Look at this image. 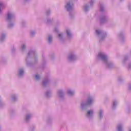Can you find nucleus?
I'll list each match as a JSON object with an SVG mask.
<instances>
[{
  "label": "nucleus",
  "instance_id": "1",
  "mask_svg": "<svg viewBox=\"0 0 131 131\" xmlns=\"http://www.w3.org/2000/svg\"><path fill=\"white\" fill-rule=\"evenodd\" d=\"M99 56L101 57V58L102 59V60H106V56L103 54H99Z\"/></svg>",
  "mask_w": 131,
  "mask_h": 131
},
{
  "label": "nucleus",
  "instance_id": "2",
  "mask_svg": "<svg viewBox=\"0 0 131 131\" xmlns=\"http://www.w3.org/2000/svg\"><path fill=\"white\" fill-rule=\"evenodd\" d=\"M66 8L68 9V10H69L70 8H71V6L70 5V3H68L66 5Z\"/></svg>",
  "mask_w": 131,
  "mask_h": 131
},
{
  "label": "nucleus",
  "instance_id": "3",
  "mask_svg": "<svg viewBox=\"0 0 131 131\" xmlns=\"http://www.w3.org/2000/svg\"><path fill=\"white\" fill-rule=\"evenodd\" d=\"M12 17V15H11V14L8 13V15H7V19L8 20H10V19H11V17Z\"/></svg>",
  "mask_w": 131,
  "mask_h": 131
},
{
  "label": "nucleus",
  "instance_id": "4",
  "mask_svg": "<svg viewBox=\"0 0 131 131\" xmlns=\"http://www.w3.org/2000/svg\"><path fill=\"white\" fill-rule=\"evenodd\" d=\"M94 113V112L93 111H89L88 112V115H90V114H93Z\"/></svg>",
  "mask_w": 131,
  "mask_h": 131
},
{
  "label": "nucleus",
  "instance_id": "5",
  "mask_svg": "<svg viewBox=\"0 0 131 131\" xmlns=\"http://www.w3.org/2000/svg\"><path fill=\"white\" fill-rule=\"evenodd\" d=\"M91 103H92V99H88L87 104H91Z\"/></svg>",
  "mask_w": 131,
  "mask_h": 131
},
{
  "label": "nucleus",
  "instance_id": "6",
  "mask_svg": "<svg viewBox=\"0 0 131 131\" xmlns=\"http://www.w3.org/2000/svg\"><path fill=\"white\" fill-rule=\"evenodd\" d=\"M68 93L69 95H72L73 94V92L71 91H69L68 92Z\"/></svg>",
  "mask_w": 131,
  "mask_h": 131
},
{
  "label": "nucleus",
  "instance_id": "7",
  "mask_svg": "<svg viewBox=\"0 0 131 131\" xmlns=\"http://www.w3.org/2000/svg\"><path fill=\"white\" fill-rule=\"evenodd\" d=\"M49 41H51L52 40V36H50L48 38Z\"/></svg>",
  "mask_w": 131,
  "mask_h": 131
},
{
  "label": "nucleus",
  "instance_id": "8",
  "mask_svg": "<svg viewBox=\"0 0 131 131\" xmlns=\"http://www.w3.org/2000/svg\"><path fill=\"white\" fill-rule=\"evenodd\" d=\"M24 71L23 70H19V74H22L23 73Z\"/></svg>",
  "mask_w": 131,
  "mask_h": 131
},
{
  "label": "nucleus",
  "instance_id": "9",
  "mask_svg": "<svg viewBox=\"0 0 131 131\" xmlns=\"http://www.w3.org/2000/svg\"><path fill=\"white\" fill-rule=\"evenodd\" d=\"M36 79H39V75H36Z\"/></svg>",
  "mask_w": 131,
  "mask_h": 131
},
{
  "label": "nucleus",
  "instance_id": "10",
  "mask_svg": "<svg viewBox=\"0 0 131 131\" xmlns=\"http://www.w3.org/2000/svg\"><path fill=\"white\" fill-rule=\"evenodd\" d=\"M96 33H97V34H100V31L97 30L96 31Z\"/></svg>",
  "mask_w": 131,
  "mask_h": 131
},
{
  "label": "nucleus",
  "instance_id": "11",
  "mask_svg": "<svg viewBox=\"0 0 131 131\" xmlns=\"http://www.w3.org/2000/svg\"><path fill=\"white\" fill-rule=\"evenodd\" d=\"M67 33L68 35H70V33L69 32V31H67Z\"/></svg>",
  "mask_w": 131,
  "mask_h": 131
},
{
  "label": "nucleus",
  "instance_id": "12",
  "mask_svg": "<svg viewBox=\"0 0 131 131\" xmlns=\"http://www.w3.org/2000/svg\"><path fill=\"white\" fill-rule=\"evenodd\" d=\"M100 118L102 117V112H100Z\"/></svg>",
  "mask_w": 131,
  "mask_h": 131
},
{
  "label": "nucleus",
  "instance_id": "13",
  "mask_svg": "<svg viewBox=\"0 0 131 131\" xmlns=\"http://www.w3.org/2000/svg\"><path fill=\"white\" fill-rule=\"evenodd\" d=\"M121 128V127H120V126H119L118 127V129H119V130H120V129Z\"/></svg>",
  "mask_w": 131,
  "mask_h": 131
},
{
  "label": "nucleus",
  "instance_id": "14",
  "mask_svg": "<svg viewBox=\"0 0 131 131\" xmlns=\"http://www.w3.org/2000/svg\"><path fill=\"white\" fill-rule=\"evenodd\" d=\"M2 6H3V4L0 3V8H1V7H2Z\"/></svg>",
  "mask_w": 131,
  "mask_h": 131
},
{
  "label": "nucleus",
  "instance_id": "15",
  "mask_svg": "<svg viewBox=\"0 0 131 131\" xmlns=\"http://www.w3.org/2000/svg\"><path fill=\"white\" fill-rule=\"evenodd\" d=\"M59 37H61V34H59Z\"/></svg>",
  "mask_w": 131,
  "mask_h": 131
},
{
  "label": "nucleus",
  "instance_id": "16",
  "mask_svg": "<svg viewBox=\"0 0 131 131\" xmlns=\"http://www.w3.org/2000/svg\"><path fill=\"white\" fill-rule=\"evenodd\" d=\"M22 48H23V49H24V46H23V47H22Z\"/></svg>",
  "mask_w": 131,
  "mask_h": 131
},
{
  "label": "nucleus",
  "instance_id": "17",
  "mask_svg": "<svg viewBox=\"0 0 131 131\" xmlns=\"http://www.w3.org/2000/svg\"><path fill=\"white\" fill-rule=\"evenodd\" d=\"M130 131H131V130H130Z\"/></svg>",
  "mask_w": 131,
  "mask_h": 131
}]
</instances>
